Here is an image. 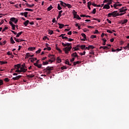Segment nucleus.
I'll list each match as a JSON object with an SVG mask.
<instances>
[{
    "label": "nucleus",
    "mask_w": 129,
    "mask_h": 129,
    "mask_svg": "<svg viewBox=\"0 0 129 129\" xmlns=\"http://www.w3.org/2000/svg\"><path fill=\"white\" fill-rule=\"evenodd\" d=\"M75 60V57H73L72 59L70 60L71 62L72 63V62H74V61Z\"/></svg>",
    "instance_id": "61"
},
{
    "label": "nucleus",
    "mask_w": 129,
    "mask_h": 129,
    "mask_svg": "<svg viewBox=\"0 0 129 129\" xmlns=\"http://www.w3.org/2000/svg\"><path fill=\"white\" fill-rule=\"evenodd\" d=\"M29 23H30V21L29 20H27L24 22L23 25H24L25 27H27Z\"/></svg>",
    "instance_id": "18"
},
{
    "label": "nucleus",
    "mask_w": 129,
    "mask_h": 129,
    "mask_svg": "<svg viewBox=\"0 0 129 129\" xmlns=\"http://www.w3.org/2000/svg\"><path fill=\"white\" fill-rule=\"evenodd\" d=\"M4 81H5L6 82H9V81H10V80L9 79V78H6L4 79Z\"/></svg>",
    "instance_id": "55"
},
{
    "label": "nucleus",
    "mask_w": 129,
    "mask_h": 129,
    "mask_svg": "<svg viewBox=\"0 0 129 129\" xmlns=\"http://www.w3.org/2000/svg\"><path fill=\"white\" fill-rule=\"evenodd\" d=\"M66 45L67 46H68V47H70V46H71V43H67Z\"/></svg>",
    "instance_id": "64"
},
{
    "label": "nucleus",
    "mask_w": 129,
    "mask_h": 129,
    "mask_svg": "<svg viewBox=\"0 0 129 129\" xmlns=\"http://www.w3.org/2000/svg\"><path fill=\"white\" fill-rule=\"evenodd\" d=\"M14 40L16 42H17V43H20V39L14 37Z\"/></svg>",
    "instance_id": "35"
},
{
    "label": "nucleus",
    "mask_w": 129,
    "mask_h": 129,
    "mask_svg": "<svg viewBox=\"0 0 129 129\" xmlns=\"http://www.w3.org/2000/svg\"><path fill=\"white\" fill-rule=\"evenodd\" d=\"M38 68H41L42 67V64H37V67Z\"/></svg>",
    "instance_id": "63"
},
{
    "label": "nucleus",
    "mask_w": 129,
    "mask_h": 129,
    "mask_svg": "<svg viewBox=\"0 0 129 129\" xmlns=\"http://www.w3.org/2000/svg\"><path fill=\"white\" fill-rule=\"evenodd\" d=\"M30 60H31V62L32 63H34V61H36L37 60V57H31L29 58Z\"/></svg>",
    "instance_id": "13"
},
{
    "label": "nucleus",
    "mask_w": 129,
    "mask_h": 129,
    "mask_svg": "<svg viewBox=\"0 0 129 129\" xmlns=\"http://www.w3.org/2000/svg\"><path fill=\"white\" fill-rule=\"evenodd\" d=\"M102 41H103V43L102 44V45L103 46H105V42L107 41L106 39H105L104 38H103L102 39Z\"/></svg>",
    "instance_id": "33"
},
{
    "label": "nucleus",
    "mask_w": 129,
    "mask_h": 129,
    "mask_svg": "<svg viewBox=\"0 0 129 129\" xmlns=\"http://www.w3.org/2000/svg\"><path fill=\"white\" fill-rule=\"evenodd\" d=\"M111 14L113 18H115V17L118 16V15H117L118 13L117 11L112 12Z\"/></svg>",
    "instance_id": "4"
},
{
    "label": "nucleus",
    "mask_w": 129,
    "mask_h": 129,
    "mask_svg": "<svg viewBox=\"0 0 129 129\" xmlns=\"http://www.w3.org/2000/svg\"><path fill=\"white\" fill-rule=\"evenodd\" d=\"M73 51H78L79 50H80L79 48L77 47L76 46L75 47H73L72 48Z\"/></svg>",
    "instance_id": "28"
},
{
    "label": "nucleus",
    "mask_w": 129,
    "mask_h": 129,
    "mask_svg": "<svg viewBox=\"0 0 129 129\" xmlns=\"http://www.w3.org/2000/svg\"><path fill=\"white\" fill-rule=\"evenodd\" d=\"M81 35L82 36V37H83V38H84L85 39H86V35H85V34L82 33Z\"/></svg>",
    "instance_id": "50"
},
{
    "label": "nucleus",
    "mask_w": 129,
    "mask_h": 129,
    "mask_svg": "<svg viewBox=\"0 0 129 129\" xmlns=\"http://www.w3.org/2000/svg\"><path fill=\"white\" fill-rule=\"evenodd\" d=\"M0 63L1 65H3L4 64H8V62L7 61H0Z\"/></svg>",
    "instance_id": "32"
},
{
    "label": "nucleus",
    "mask_w": 129,
    "mask_h": 129,
    "mask_svg": "<svg viewBox=\"0 0 129 129\" xmlns=\"http://www.w3.org/2000/svg\"><path fill=\"white\" fill-rule=\"evenodd\" d=\"M122 6V4H114L113 7H114V9H117L116 8V7H121Z\"/></svg>",
    "instance_id": "16"
},
{
    "label": "nucleus",
    "mask_w": 129,
    "mask_h": 129,
    "mask_svg": "<svg viewBox=\"0 0 129 129\" xmlns=\"http://www.w3.org/2000/svg\"><path fill=\"white\" fill-rule=\"evenodd\" d=\"M103 9H106L107 10H109L110 9V6H109V4H106L103 7Z\"/></svg>",
    "instance_id": "12"
},
{
    "label": "nucleus",
    "mask_w": 129,
    "mask_h": 129,
    "mask_svg": "<svg viewBox=\"0 0 129 129\" xmlns=\"http://www.w3.org/2000/svg\"><path fill=\"white\" fill-rule=\"evenodd\" d=\"M56 61L57 63H61L62 62V60H61V58H60V57H57L56 58Z\"/></svg>",
    "instance_id": "21"
},
{
    "label": "nucleus",
    "mask_w": 129,
    "mask_h": 129,
    "mask_svg": "<svg viewBox=\"0 0 129 129\" xmlns=\"http://www.w3.org/2000/svg\"><path fill=\"white\" fill-rule=\"evenodd\" d=\"M127 9H125L124 7H122V8L119 9V13H124Z\"/></svg>",
    "instance_id": "10"
},
{
    "label": "nucleus",
    "mask_w": 129,
    "mask_h": 129,
    "mask_svg": "<svg viewBox=\"0 0 129 129\" xmlns=\"http://www.w3.org/2000/svg\"><path fill=\"white\" fill-rule=\"evenodd\" d=\"M64 63L67 65H69V66H71V65H72V64H71V63H70V62H69V60H68V59H66Z\"/></svg>",
    "instance_id": "14"
},
{
    "label": "nucleus",
    "mask_w": 129,
    "mask_h": 129,
    "mask_svg": "<svg viewBox=\"0 0 129 129\" xmlns=\"http://www.w3.org/2000/svg\"><path fill=\"white\" fill-rule=\"evenodd\" d=\"M48 58L52 60L53 62L56 60V58H55V55L53 54H48Z\"/></svg>",
    "instance_id": "3"
},
{
    "label": "nucleus",
    "mask_w": 129,
    "mask_h": 129,
    "mask_svg": "<svg viewBox=\"0 0 129 129\" xmlns=\"http://www.w3.org/2000/svg\"><path fill=\"white\" fill-rule=\"evenodd\" d=\"M52 9H53V7H52V5H50L47 9V12H50Z\"/></svg>",
    "instance_id": "26"
},
{
    "label": "nucleus",
    "mask_w": 129,
    "mask_h": 129,
    "mask_svg": "<svg viewBox=\"0 0 129 129\" xmlns=\"http://www.w3.org/2000/svg\"><path fill=\"white\" fill-rule=\"evenodd\" d=\"M12 54H13V53H12V52H11L10 51H8L7 52V55H8V56H12Z\"/></svg>",
    "instance_id": "49"
},
{
    "label": "nucleus",
    "mask_w": 129,
    "mask_h": 129,
    "mask_svg": "<svg viewBox=\"0 0 129 129\" xmlns=\"http://www.w3.org/2000/svg\"><path fill=\"white\" fill-rule=\"evenodd\" d=\"M67 41H68L69 42H72V41H74V39L72 38H68L67 39Z\"/></svg>",
    "instance_id": "47"
},
{
    "label": "nucleus",
    "mask_w": 129,
    "mask_h": 129,
    "mask_svg": "<svg viewBox=\"0 0 129 129\" xmlns=\"http://www.w3.org/2000/svg\"><path fill=\"white\" fill-rule=\"evenodd\" d=\"M36 49V47H29L28 48V51H34Z\"/></svg>",
    "instance_id": "19"
},
{
    "label": "nucleus",
    "mask_w": 129,
    "mask_h": 129,
    "mask_svg": "<svg viewBox=\"0 0 129 129\" xmlns=\"http://www.w3.org/2000/svg\"><path fill=\"white\" fill-rule=\"evenodd\" d=\"M3 84H4V81L0 79V86H1V85H3Z\"/></svg>",
    "instance_id": "54"
},
{
    "label": "nucleus",
    "mask_w": 129,
    "mask_h": 129,
    "mask_svg": "<svg viewBox=\"0 0 129 129\" xmlns=\"http://www.w3.org/2000/svg\"><path fill=\"white\" fill-rule=\"evenodd\" d=\"M12 30H16V25H13L12 26Z\"/></svg>",
    "instance_id": "59"
},
{
    "label": "nucleus",
    "mask_w": 129,
    "mask_h": 129,
    "mask_svg": "<svg viewBox=\"0 0 129 129\" xmlns=\"http://www.w3.org/2000/svg\"><path fill=\"white\" fill-rule=\"evenodd\" d=\"M62 13H63V11H60L59 12H58V16H62Z\"/></svg>",
    "instance_id": "52"
},
{
    "label": "nucleus",
    "mask_w": 129,
    "mask_h": 129,
    "mask_svg": "<svg viewBox=\"0 0 129 129\" xmlns=\"http://www.w3.org/2000/svg\"><path fill=\"white\" fill-rule=\"evenodd\" d=\"M85 48H86L85 45H81V48L82 49V50H84V49H85Z\"/></svg>",
    "instance_id": "36"
},
{
    "label": "nucleus",
    "mask_w": 129,
    "mask_h": 129,
    "mask_svg": "<svg viewBox=\"0 0 129 129\" xmlns=\"http://www.w3.org/2000/svg\"><path fill=\"white\" fill-rule=\"evenodd\" d=\"M72 57H74L75 58H78L79 56L77 55V52L73 53L71 54Z\"/></svg>",
    "instance_id": "11"
},
{
    "label": "nucleus",
    "mask_w": 129,
    "mask_h": 129,
    "mask_svg": "<svg viewBox=\"0 0 129 129\" xmlns=\"http://www.w3.org/2000/svg\"><path fill=\"white\" fill-rule=\"evenodd\" d=\"M72 49V46H70V47H66L63 48V51H64L66 54H69V51H71Z\"/></svg>",
    "instance_id": "2"
},
{
    "label": "nucleus",
    "mask_w": 129,
    "mask_h": 129,
    "mask_svg": "<svg viewBox=\"0 0 129 129\" xmlns=\"http://www.w3.org/2000/svg\"><path fill=\"white\" fill-rule=\"evenodd\" d=\"M127 19H124V20H121L119 21V24H121L122 25H124V24H126L127 23Z\"/></svg>",
    "instance_id": "6"
},
{
    "label": "nucleus",
    "mask_w": 129,
    "mask_h": 129,
    "mask_svg": "<svg viewBox=\"0 0 129 129\" xmlns=\"http://www.w3.org/2000/svg\"><path fill=\"white\" fill-rule=\"evenodd\" d=\"M27 71H28V69H24V67H23L22 66L21 67V66H20V71H21V72L25 73Z\"/></svg>",
    "instance_id": "7"
},
{
    "label": "nucleus",
    "mask_w": 129,
    "mask_h": 129,
    "mask_svg": "<svg viewBox=\"0 0 129 129\" xmlns=\"http://www.w3.org/2000/svg\"><path fill=\"white\" fill-rule=\"evenodd\" d=\"M59 3H60V5L62 6V7H63V8H66V7H67V4L63 2V1H59Z\"/></svg>",
    "instance_id": "8"
},
{
    "label": "nucleus",
    "mask_w": 129,
    "mask_h": 129,
    "mask_svg": "<svg viewBox=\"0 0 129 129\" xmlns=\"http://www.w3.org/2000/svg\"><path fill=\"white\" fill-rule=\"evenodd\" d=\"M59 37H61L62 39H66V40H67L68 39V37H66V36H64V35L63 34H61Z\"/></svg>",
    "instance_id": "24"
},
{
    "label": "nucleus",
    "mask_w": 129,
    "mask_h": 129,
    "mask_svg": "<svg viewBox=\"0 0 129 129\" xmlns=\"http://www.w3.org/2000/svg\"><path fill=\"white\" fill-rule=\"evenodd\" d=\"M67 7H68V9H71V8H72L71 4H67Z\"/></svg>",
    "instance_id": "37"
},
{
    "label": "nucleus",
    "mask_w": 129,
    "mask_h": 129,
    "mask_svg": "<svg viewBox=\"0 0 129 129\" xmlns=\"http://www.w3.org/2000/svg\"><path fill=\"white\" fill-rule=\"evenodd\" d=\"M10 43L11 44H15V43H16V42H15V40H14L13 37H11L10 38Z\"/></svg>",
    "instance_id": "17"
},
{
    "label": "nucleus",
    "mask_w": 129,
    "mask_h": 129,
    "mask_svg": "<svg viewBox=\"0 0 129 129\" xmlns=\"http://www.w3.org/2000/svg\"><path fill=\"white\" fill-rule=\"evenodd\" d=\"M8 27H5L2 30V32H5V31H6V30H8Z\"/></svg>",
    "instance_id": "57"
},
{
    "label": "nucleus",
    "mask_w": 129,
    "mask_h": 129,
    "mask_svg": "<svg viewBox=\"0 0 129 129\" xmlns=\"http://www.w3.org/2000/svg\"><path fill=\"white\" fill-rule=\"evenodd\" d=\"M124 14H125V12H124V13H117V15H118V16H122V15H124Z\"/></svg>",
    "instance_id": "58"
},
{
    "label": "nucleus",
    "mask_w": 129,
    "mask_h": 129,
    "mask_svg": "<svg viewBox=\"0 0 129 129\" xmlns=\"http://www.w3.org/2000/svg\"><path fill=\"white\" fill-rule=\"evenodd\" d=\"M74 19H77V20H81V18L79 17V15H77L76 17H74Z\"/></svg>",
    "instance_id": "25"
},
{
    "label": "nucleus",
    "mask_w": 129,
    "mask_h": 129,
    "mask_svg": "<svg viewBox=\"0 0 129 129\" xmlns=\"http://www.w3.org/2000/svg\"><path fill=\"white\" fill-rule=\"evenodd\" d=\"M99 32L97 30H95V32H94V34H99Z\"/></svg>",
    "instance_id": "60"
},
{
    "label": "nucleus",
    "mask_w": 129,
    "mask_h": 129,
    "mask_svg": "<svg viewBox=\"0 0 129 129\" xmlns=\"http://www.w3.org/2000/svg\"><path fill=\"white\" fill-rule=\"evenodd\" d=\"M43 65H48L49 64V62L48 61H43L42 63Z\"/></svg>",
    "instance_id": "40"
},
{
    "label": "nucleus",
    "mask_w": 129,
    "mask_h": 129,
    "mask_svg": "<svg viewBox=\"0 0 129 129\" xmlns=\"http://www.w3.org/2000/svg\"><path fill=\"white\" fill-rule=\"evenodd\" d=\"M25 11H28V12H33V10L26 8L25 9Z\"/></svg>",
    "instance_id": "39"
},
{
    "label": "nucleus",
    "mask_w": 129,
    "mask_h": 129,
    "mask_svg": "<svg viewBox=\"0 0 129 129\" xmlns=\"http://www.w3.org/2000/svg\"><path fill=\"white\" fill-rule=\"evenodd\" d=\"M86 52H85V51H84L83 53H82V52H80V55H81V56H83V55H85V53H86Z\"/></svg>",
    "instance_id": "51"
},
{
    "label": "nucleus",
    "mask_w": 129,
    "mask_h": 129,
    "mask_svg": "<svg viewBox=\"0 0 129 129\" xmlns=\"http://www.w3.org/2000/svg\"><path fill=\"white\" fill-rule=\"evenodd\" d=\"M15 72L17 73H21L22 71L19 69H17V70L15 71Z\"/></svg>",
    "instance_id": "48"
},
{
    "label": "nucleus",
    "mask_w": 129,
    "mask_h": 129,
    "mask_svg": "<svg viewBox=\"0 0 129 129\" xmlns=\"http://www.w3.org/2000/svg\"><path fill=\"white\" fill-rule=\"evenodd\" d=\"M30 53H27L26 54V56L25 57V59H28V58L30 57Z\"/></svg>",
    "instance_id": "29"
},
{
    "label": "nucleus",
    "mask_w": 129,
    "mask_h": 129,
    "mask_svg": "<svg viewBox=\"0 0 129 129\" xmlns=\"http://www.w3.org/2000/svg\"><path fill=\"white\" fill-rule=\"evenodd\" d=\"M10 21L11 22H14L15 24H17L19 20L18 19H16V18L12 17L10 19Z\"/></svg>",
    "instance_id": "5"
},
{
    "label": "nucleus",
    "mask_w": 129,
    "mask_h": 129,
    "mask_svg": "<svg viewBox=\"0 0 129 129\" xmlns=\"http://www.w3.org/2000/svg\"><path fill=\"white\" fill-rule=\"evenodd\" d=\"M14 67L16 69H20L21 68V64H15Z\"/></svg>",
    "instance_id": "15"
},
{
    "label": "nucleus",
    "mask_w": 129,
    "mask_h": 129,
    "mask_svg": "<svg viewBox=\"0 0 129 129\" xmlns=\"http://www.w3.org/2000/svg\"><path fill=\"white\" fill-rule=\"evenodd\" d=\"M91 6V2H88V8L89 10H91V8H90V6Z\"/></svg>",
    "instance_id": "31"
},
{
    "label": "nucleus",
    "mask_w": 129,
    "mask_h": 129,
    "mask_svg": "<svg viewBox=\"0 0 129 129\" xmlns=\"http://www.w3.org/2000/svg\"><path fill=\"white\" fill-rule=\"evenodd\" d=\"M41 51H42V49L40 48L39 49H38L37 51H36V53L37 54H40V53H41Z\"/></svg>",
    "instance_id": "38"
},
{
    "label": "nucleus",
    "mask_w": 129,
    "mask_h": 129,
    "mask_svg": "<svg viewBox=\"0 0 129 129\" xmlns=\"http://www.w3.org/2000/svg\"><path fill=\"white\" fill-rule=\"evenodd\" d=\"M92 13H93L94 15L96 14V9H94Z\"/></svg>",
    "instance_id": "46"
},
{
    "label": "nucleus",
    "mask_w": 129,
    "mask_h": 129,
    "mask_svg": "<svg viewBox=\"0 0 129 129\" xmlns=\"http://www.w3.org/2000/svg\"><path fill=\"white\" fill-rule=\"evenodd\" d=\"M21 77H22V76H17L16 77L13 78L12 79L14 80V81H16V80H19Z\"/></svg>",
    "instance_id": "9"
},
{
    "label": "nucleus",
    "mask_w": 129,
    "mask_h": 129,
    "mask_svg": "<svg viewBox=\"0 0 129 129\" xmlns=\"http://www.w3.org/2000/svg\"><path fill=\"white\" fill-rule=\"evenodd\" d=\"M58 25H59V28L62 29V28H64V24L58 23Z\"/></svg>",
    "instance_id": "22"
},
{
    "label": "nucleus",
    "mask_w": 129,
    "mask_h": 129,
    "mask_svg": "<svg viewBox=\"0 0 129 129\" xmlns=\"http://www.w3.org/2000/svg\"><path fill=\"white\" fill-rule=\"evenodd\" d=\"M53 33H54L53 30H49V31L48 32V34H49L50 35H52Z\"/></svg>",
    "instance_id": "53"
},
{
    "label": "nucleus",
    "mask_w": 129,
    "mask_h": 129,
    "mask_svg": "<svg viewBox=\"0 0 129 129\" xmlns=\"http://www.w3.org/2000/svg\"><path fill=\"white\" fill-rule=\"evenodd\" d=\"M60 69H61V70H66L67 69V67H66V66H63L60 68Z\"/></svg>",
    "instance_id": "42"
},
{
    "label": "nucleus",
    "mask_w": 129,
    "mask_h": 129,
    "mask_svg": "<svg viewBox=\"0 0 129 129\" xmlns=\"http://www.w3.org/2000/svg\"><path fill=\"white\" fill-rule=\"evenodd\" d=\"M91 39H94V38H96V35H92L91 36Z\"/></svg>",
    "instance_id": "62"
},
{
    "label": "nucleus",
    "mask_w": 129,
    "mask_h": 129,
    "mask_svg": "<svg viewBox=\"0 0 129 129\" xmlns=\"http://www.w3.org/2000/svg\"><path fill=\"white\" fill-rule=\"evenodd\" d=\"M27 78H33V77H35V75H28L26 76Z\"/></svg>",
    "instance_id": "20"
},
{
    "label": "nucleus",
    "mask_w": 129,
    "mask_h": 129,
    "mask_svg": "<svg viewBox=\"0 0 129 129\" xmlns=\"http://www.w3.org/2000/svg\"><path fill=\"white\" fill-rule=\"evenodd\" d=\"M89 49H94V46L93 45H89Z\"/></svg>",
    "instance_id": "56"
},
{
    "label": "nucleus",
    "mask_w": 129,
    "mask_h": 129,
    "mask_svg": "<svg viewBox=\"0 0 129 129\" xmlns=\"http://www.w3.org/2000/svg\"><path fill=\"white\" fill-rule=\"evenodd\" d=\"M54 67H47L46 68L43 69V71L44 73H46L47 75H50V73H52L51 72V70H53Z\"/></svg>",
    "instance_id": "1"
},
{
    "label": "nucleus",
    "mask_w": 129,
    "mask_h": 129,
    "mask_svg": "<svg viewBox=\"0 0 129 129\" xmlns=\"http://www.w3.org/2000/svg\"><path fill=\"white\" fill-rule=\"evenodd\" d=\"M73 14L74 15V17H76V16H77V12H76V11H75V10H73Z\"/></svg>",
    "instance_id": "27"
},
{
    "label": "nucleus",
    "mask_w": 129,
    "mask_h": 129,
    "mask_svg": "<svg viewBox=\"0 0 129 129\" xmlns=\"http://www.w3.org/2000/svg\"><path fill=\"white\" fill-rule=\"evenodd\" d=\"M93 20L94 21H97L98 23H100V20L97 19V18H93Z\"/></svg>",
    "instance_id": "45"
},
{
    "label": "nucleus",
    "mask_w": 129,
    "mask_h": 129,
    "mask_svg": "<svg viewBox=\"0 0 129 129\" xmlns=\"http://www.w3.org/2000/svg\"><path fill=\"white\" fill-rule=\"evenodd\" d=\"M99 49H104V50H105V49H108V47H107V46H100L99 47Z\"/></svg>",
    "instance_id": "30"
},
{
    "label": "nucleus",
    "mask_w": 129,
    "mask_h": 129,
    "mask_svg": "<svg viewBox=\"0 0 129 129\" xmlns=\"http://www.w3.org/2000/svg\"><path fill=\"white\" fill-rule=\"evenodd\" d=\"M28 13L27 12L24 13V16L25 18H28Z\"/></svg>",
    "instance_id": "43"
},
{
    "label": "nucleus",
    "mask_w": 129,
    "mask_h": 129,
    "mask_svg": "<svg viewBox=\"0 0 129 129\" xmlns=\"http://www.w3.org/2000/svg\"><path fill=\"white\" fill-rule=\"evenodd\" d=\"M107 4L109 6L112 4V0H108Z\"/></svg>",
    "instance_id": "41"
},
{
    "label": "nucleus",
    "mask_w": 129,
    "mask_h": 129,
    "mask_svg": "<svg viewBox=\"0 0 129 129\" xmlns=\"http://www.w3.org/2000/svg\"><path fill=\"white\" fill-rule=\"evenodd\" d=\"M25 5L28 8H32V6L28 3H25Z\"/></svg>",
    "instance_id": "44"
},
{
    "label": "nucleus",
    "mask_w": 129,
    "mask_h": 129,
    "mask_svg": "<svg viewBox=\"0 0 129 129\" xmlns=\"http://www.w3.org/2000/svg\"><path fill=\"white\" fill-rule=\"evenodd\" d=\"M57 9L59 11H61V10H62V8L61 7V6H60V4H59L57 5Z\"/></svg>",
    "instance_id": "34"
},
{
    "label": "nucleus",
    "mask_w": 129,
    "mask_h": 129,
    "mask_svg": "<svg viewBox=\"0 0 129 129\" xmlns=\"http://www.w3.org/2000/svg\"><path fill=\"white\" fill-rule=\"evenodd\" d=\"M23 34V31H21L20 32H19L17 35H16V38H19L21 35Z\"/></svg>",
    "instance_id": "23"
}]
</instances>
